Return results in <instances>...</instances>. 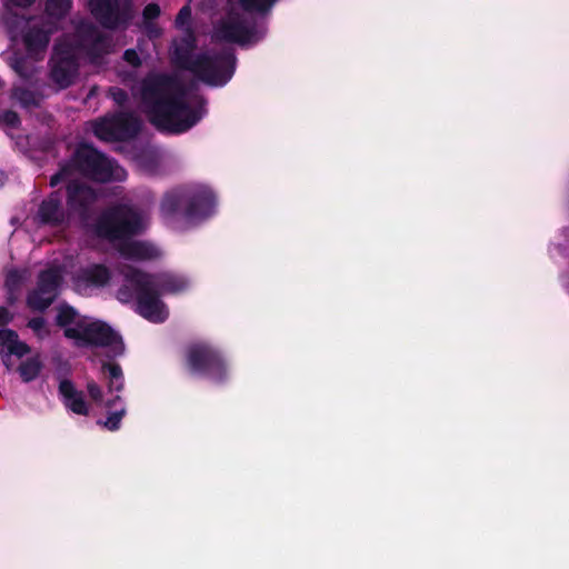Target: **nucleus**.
Listing matches in <instances>:
<instances>
[{"label":"nucleus","instance_id":"nucleus-1","mask_svg":"<svg viewBox=\"0 0 569 569\" xmlns=\"http://www.w3.org/2000/svg\"><path fill=\"white\" fill-rule=\"evenodd\" d=\"M134 94L139 96L142 110L161 130L183 132L204 114L202 98L163 76L147 78Z\"/></svg>","mask_w":569,"mask_h":569},{"label":"nucleus","instance_id":"nucleus-2","mask_svg":"<svg viewBox=\"0 0 569 569\" xmlns=\"http://www.w3.org/2000/svg\"><path fill=\"white\" fill-rule=\"evenodd\" d=\"M124 281L118 291V299L121 302L136 299L138 312L152 322H162L169 315L158 293H179L189 287V280L182 276L168 273L152 277L131 268L124 271Z\"/></svg>","mask_w":569,"mask_h":569},{"label":"nucleus","instance_id":"nucleus-3","mask_svg":"<svg viewBox=\"0 0 569 569\" xmlns=\"http://www.w3.org/2000/svg\"><path fill=\"white\" fill-rule=\"evenodd\" d=\"M88 176L97 181L123 180L126 171L90 147L80 148L74 157V163L63 168L52 177L51 186L64 182L68 186V201L71 208L83 207L94 198V192L84 184H79L77 178Z\"/></svg>","mask_w":569,"mask_h":569},{"label":"nucleus","instance_id":"nucleus-4","mask_svg":"<svg viewBox=\"0 0 569 569\" xmlns=\"http://www.w3.org/2000/svg\"><path fill=\"white\" fill-rule=\"evenodd\" d=\"M148 216L128 206H120L107 212L98 226V234L111 241H120L119 250L129 261L151 260L160 256V250L144 242L129 240L148 224Z\"/></svg>","mask_w":569,"mask_h":569},{"label":"nucleus","instance_id":"nucleus-5","mask_svg":"<svg viewBox=\"0 0 569 569\" xmlns=\"http://www.w3.org/2000/svg\"><path fill=\"white\" fill-rule=\"evenodd\" d=\"M174 62L189 70L201 81L211 86L227 83L233 73L234 59L230 52L223 51L212 56L208 51H199L190 32L173 46Z\"/></svg>","mask_w":569,"mask_h":569},{"label":"nucleus","instance_id":"nucleus-6","mask_svg":"<svg viewBox=\"0 0 569 569\" xmlns=\"http://www.w3.org/2000/svg\"><path fill=\"white\" fill-rule=\"evenodd\" d=\"M57 323L63 328L64 336L78 347H109L113 356L123 351L121 338L109 326L82 317L71 307L62 306L58 309Z\"/></svg>","mask_w":569,"mask_h":569},{"label":"nucleus","instance_id":"nucleus-7","mask_svg":"<svg viewBox=\"0 0 569 569\" xmlns=\"http://www.w3.org/2000/svg\"><path fill=\"white\" fill-rule=\"evenodd\" d=\"M71 0H48L47 14L51 19L46 29L36 30L37 22H31L30 31L24 36V43L31 54H38L43 51L48 44L49 33L57 28V22L70 9Z\"/></svg>","mask_w":569,"mask_h":569},{"label":"nucleus","instance_id":"nucleus-8","mask_svg":"<svg viewBox=\"0 0 569 569\" xmlns=\"http://www.w3.org/2000/svg\"><path fill=\"white\" fill-rule=\"evenodd\" d=\"M188 203L189 214H207L213 207L214 197L211 190L202 188L194 192L173 191L166 196L162 202V211L171 214L182 204Z\"/></svg>","mask_w":569,"mask_h":569},{"label":"nucleus","instance_id":"nucleus-9","mask_svg":"<svg viewBox=\"0 0 569 569\" xmlns=\"http://www.w3.org/2000/svg\"><path fill=\"white\" fill-rule=\"evenodd\" d=\"M138 129L139 121L134 117L124 113L101 119L93 126L94 134L99 139L107 141L130 138Z\"/></svg>","mask_w":569,"mask_h":569},{"label":"nucleus","instance_id":"nucleus-10","mask_svg":"<svg viewBox=\"0 0 569 569\" xmlns=\"http://www.w3.org/2000/svg\"><path fill=\"white\" fill-rule=\"evenodd\" d=\"M264 31L249 29L238 13L230 12L216 28L214 37L220 40L251 44L258 41Z\"/></svg>","mask_w":569,"mask_h":569},{"label":"nucleus","instance_id":"nucleus-11","mask_svg":"<svg viewBox=\"0 0 569 569\" xmlns=\"http://www.w3.org/2000/svg\"><path fill=\"white\" fill-rule=\"evenodd\" d=\"M60 280V270L44 271L40 276L38 288L28 298L29 306L34 310L46 309L53 301Z\"/></svg>","mask_w":569,"mask_h":569},{"label":"nucleus","instance_id":"nucleus-12","mask_svg":"<svg viewBox=\"0 0 569 569\" xmlns=\"http://www.w3.org/2000/svg\"><path fill=\"white\" fill-rule=\"evenodd\" d=\"M31 353L30 347L10 330H0V357L7 369L12 370L17 363Z\"/></svg>","mask_w":569,"mask_h":569},{"label":"nucleus","instance_id":"nucleus-13","mask_svg":"<svg viewBox=\"0 0 569 569\" xmlns=\"http://www.w3.org/2000/svg\"><path fill=\"white\" fill-rule=\"evenodd\" d=\"M110 280L109 270L102 264H91L81 269L73 279L76 291L88 295L92 289L106 286Z\"/></svg>","mask_w":569,"mask_h":569},{"label":"nucleus","instance_id":"nucleus-14","mask_svg":"<svg viewBox=\"0 0 569 569\" xmlns=\"http://www.w3.org/2000/svg\"><path fill=\"white\" fill-rule=\"evenodd\" d=\"M188 365L192 371L207 369L213 373L220 367V359L206 346L197 345L188 351Z\"/></svg>","mask_w":569,"mask_h":569},{"label":"nucleus","instance_id":"nucleus-15","mask_svg":"<svg viewBox=\"0 0 569 569\" xmlns=\"http://www.w3.org/2000/svg\"><path fill=\"white\" fill-rule=\"evenodd\" d=\"M56 64L52 68V79L61 87H68L73 78L74 68L69 52H63L59 47L54 50Z\"/></svg>","mask_w":569,"mask_h":569},{"label":"nucleus","instance_id":"nucleus-16","mask_svg":"<svg viewBox=\"0 0 569 569\" xmlns=\"http://www.w3.org/2000/svg\"><path fill=\"white\" fill-rule=\"evenodd\" d=\"M89 7L103 26L113 28L118 24L116 0H90Z\"/></svg>","mask_w":569,"mask_h":569},{"label":"nucleus","instance_id":"nucleus-17","mask_svg":"<svg viewBox=\"0 0 569 569\" xmlns=\"http://www.w3.org/2000/svg\"><path fill=\"white\" fill-rule=\"evenodd\" d=\"M59 390L63 397V402L67 408L78 415H87L88 407L82 398L70 381L63 380L60 382Z\"/></svg>","mask_w":569,"mask_h":569},{"label":"nucleus","instance_id":"nucleus-18","mask_svg":"<svg viewBox=\"0 0 569 569\" xmlns=\"http://www.w3.org/2000/svg\"><path fill=\"white\" fill-rule=\"evenodd\" d=\"M43 363L38 353H30L14 367L20 378L24 382H29L38 378L42 370Z\"/></svg>","mask_w":569,"mask_h":569},{"label":"nucleus","instance_id":"nucleus-19","mask_svg":"<svg viewBox=\"0 0 569 569\" xmlns=\"http://www.w3.org/2000/svg\"><path fill=\"white\" fill-rule=\"evenodd\" d=\"M39 217L43 222H60L63 218V214L59 208L58 198L51 197L48 200L43 201L39 210Z\"/></svg>","mask_w":569,"mask_h":569},{"label":"nucleus","instance_id":"nucleus-20","mask_svg":"<svg viewBox=\"0 0 569 569\" xmlns=\"http://www.w3.org/2000/svg\"><path fill=\"white\" fill-rule=\"evenodd\" d=\"M117 403H120V408H117L116 411L110 412L107 420L103 422V426L109 430H117L120 426L122 417L126 413V408L122 405L121 398L119 396L108 400L106 406L111 408Z\"/></svg>","mask_w":569,"mask_h":569},{"label":"nucleus","instance_id":"nucleus-21","mask_svg":"<svg viewBox=\"0 0 569 569\" xmlns=\"http://www.w3.org/2000/svg\"><path fill=\"white\" fill-rule=\"evenodd\" d=\"M109 379V391H120L123 387V378L121 369L116 365H108L103 367Z\"/></svg>","mask_w":569,"mask_h":569},{"label":"nucleus","instance_id":"nucleus-22","mask_svg":"<svg viewBox=\"0 0 569 569\" xmlns=\"http://www.w3.org/2000/svg\"><path fill=\"white\" fill-rule=\"evenodd\" d=\"M276 0H239L247 10L262 11L269 9Z\"/></svg>","mask_w":569,"mask_h":569},{"label":"nucleus","instance_id":"nucleus-23","mask_svg":"<svg viewBox=\"0 0 569 569\" xmlns=\"http://www.w3.org/2000/svg\"><path fill=\"white\" fill-rule=\"evenodd\" d=\"M87 389H88L90 397L94 401H97L98 403H102V391H101L100 387L94 381L88 382Z\"/></svg>","mask_w":569,"mask_h":569},{"label":"nucleus","instance_id":"nucleus-24","mask_svg":"<svg viewBox=\"0 0 569 569\" xmlns=\"http://www.w3.org/2000/svg\"><path fill=\"white\" fill-rule=\"evenodd\" d=\"M190 17H191V10L189 7L186 6L180 10V12L176 19V24L180 28L184 27L186 24H188Z\"/></svg>","mask_w":569,"mask_h":569},{"label":"nucleus","instance_id":"nucleus-25","mask_svg":"<svg viewBox=\"0 0 569 569\" xmlns=\"http://www.w3.org/2000/svg\"><path fill=\"white\" fill-rule=\"evenodd\" d=\"M124 61L128 62L132 67H138L140 64V59L138 53L134 50H127L124 52Z\"/></svg>","mask_w":569,"mask_h":569},{"label":"nucleus","instance_id":"nucleus-26","mask_svg":"<svg viewBox=\"0 0 569 569\" xmlns=\"http://www.w3.org/2000/svg\"><path fill=\"white\" fill-rule=\"evenodd\" d=\"M160 13V9L157 4H148L143 10V16L146 19H153L158 17Z\"/></svg>","mask_w":569,"mask_h":569},{"label":"nucleus","instance_id":"nucleus-27","mask_svg":"<svg viewBox=\"0 0 569 569\" xmlns=\"http://www.w3.org/2000/svg\"><path fill=\"white\" fill-rule=\"evenodd\" d=\"M29 327L38 335H41V331L44 328V321L42 318H34L29 322Z\"/></svg>","mask_w":569,"mask_h":569},{"label":"nucleus","instance_id":"nucleus-28","mask_svg":"<svg viewBox=\"0 0 569 569\" xmlns=\"http://www.w3.org/2000/svg\"><path fill=\"white\" fill-rule=\"evenodd\" d=\"M12 313L9 312L6 308L0 307V325L8 323L12 320Z\"/></svg>","mask_w":569,"mask_h":569},{"label":"nucleus","instance_id":"nucleus-29","mask_svg":"<svg viewBox=\"0 0 569 569\" xmlns=\"http://www.w3.org/2000/svg\"><path fill=\"white\" fill-rule=\"evenodd\" d=\"M111 94L118 103H122L127 98L126 93L120 89H112Z\"/></svg>","mask_w":569,"mask_h":569},{"label":"nucleus","instance_id":"nucleus-30","mask_svg":"<svg viewBox=\"0 0 569 569\" xmlns=\"http://www.w3.org/2000/svg\"><path fill=\"white\" fill-rule=\"evenodd\" d=\"M34 0H8L7 6L9 7H27Z\"/></svg>","mask_w":569,"mask_h":569},{"label":"nucleus","instance_id":"nucleus-31","mask_svg":"<svg viewBox=\"0 0 569 569\" xmlns=\"http://www.w3.org/2000/svg\"><path fill=\"white\" fill-rule=\"evenodd\" d=\"M6 121L10 124H16L18 122V117L14 112H8L6 114Z\"/></svg>","mask_w":569,"mask_h":569},{"label":"nucleus","instance_id":"nucleus-32","mask_svg":"<svg viewBox=\"0 0 569 569\" xmlns=\"http://www.w3.org/2000/svg\"><path fill=\"white\" fill-rule=\"evenodd\" d=\"M17 281H18V273L17 272H10L8 274V278H7V283L9 286H13V284H16Z\"/></svg>","mask_w":569,"mask_h":569},{"label":"nucleus","instance_id":"nucleus-33","mask_svg":"<svg viewBox=\"0 0 569 569\" xmlns=\"http://www.w3.org/2000/svg\"><path fill=\"white\" fill-rule=\"evenodd\" d=\"M13 67H14L16 71H17L19 74H21L22 77H27V76H28V74H27V72L23 70L22 66H20V63H19V62H16V63L13 64Z\"/></svg>","mask_w":569,"mask_h":569},{"label":"nucleus","instance_id":"nucleus-34","mask_svg":"<svg viewBox=\"0 0 569 569\" xmlns=\"http://www.w3.org/2000/svg\"><path fill=\"white\" fill-rule=\"evenodd\" d=\"M3 178H4V174L2 172H0V186L2 184Z\"/></svg>","mask_w":569,"mask_h":569},{"label":"nucleus","instance_id":"nucleus-35","mask_svg":"<svg viewBox=\"0 0 569 569\" xmlns=\"http://www.w3.org/2000/svg\"><path fill=\"white\" fill-rule=\"evenodd\" d=\"M16 96L19 98V100L23 101L22 97L19 96V91H16Z\"/></svg>","mask_w":569,"mask_h":569}]
</instances>
